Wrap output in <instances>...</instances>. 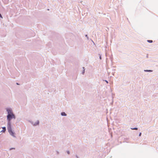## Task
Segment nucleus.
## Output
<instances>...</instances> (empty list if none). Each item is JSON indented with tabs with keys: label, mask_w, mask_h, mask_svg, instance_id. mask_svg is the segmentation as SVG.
<instances>
[{
	"label": "nucleus",
	"mask_w": 158,
	"mask_h": 158,
	"mask_svg": "<svg viewBox=\"0 0 158 158\" xmlns=\"http://www.w3.org/2000/svg\"><path fill=\"white\" fill-rule=\"evenodd\" d=\"M85 36L87 38V39L88 40L89 39L88 36V35H85Z\"/></svg>",
	"instance_id": "8"
},
{
	"label": "nucleus",
	"mask_w": 158,
	"mask_h": 158,
	"mask_svg": "<svg viewBox=\"0 0 158 158\" xmlns=\"http://www.w3.org/2000/svg\"><path fill=\"white\" fill-rule=\"evenodd\" d=\"M0 18H2V16L0 13Z\"/></svg>",
	"instance_id": "9"
},
{
	"label": "nucleus",
	"mask_w": 158,
	"mask_h": 158,
	"mask_svg": "<svg viewBox=\"0 0 158 158\" xmlns=\"http://www.w3.org/2000/svg\"><path fill=\"white\" fill-rule=\"evenodd\" d=\"M8 114L7 116V119L8 120V122H10L11 119L12 118H15V116L12 113V111L10 109H7V110Z\"/></svg>",
	"instance_id": "1"
},
{
	"label": "nucleus",
	"mask_w": 158,
	"mask_h": 158,
	"mask_svg": "<svg viewBox=\"0 0 158 158\" xmlns=\"http://www.w3.org/2000/svg\"><path fill=\"white\" fill-rule=\"evenodd\" d=\"M144 71L145 72H151L152 71V70H144Z\"/></svg>",
	"instance_id": "5"
},
{
	"label": "nucleus",
	"mask_w": 158,
	"mask_h": 158,
	"mask_svg": "<svg viewBox=\"0 0 158 158\" xmlns=\"http://www.w3.org/2000/svg\"><path fill=\"white\" fill-rule=\"evenodd\" d=\"M12 149H15V148H11L10 149V150H11Z\"/></svg>",
	"instance_id": "15"
},
{
	"label": "nucleus",
	"mask_w": 158,
	"mask_h": 158,
	"mask_svg": "<svg viewBox=\"0 0 158 158\" xmlns=\"http://www.w3.org/2000/svg\"><path fill=\"white\" fill-rule=\"evenodd\" d=\"M84 73H85V70H84L83 72V74Z\"/></svg>",
	"instance_id": "12"
},
{
	"label": "nucleus",
	"mask_w": 158,
	"mask_h": 158,
	"mask_svg": "<svg viewBox=\"0 0 158 158\" xmlns=\"http://www.w3.org/2000/svg\"><path fill=\"white\" fill-rule=\"evenodd\" d=\"M17 84L18 85H19V84L18 83H17Z\"/></svg>",
	"instance_id": "16"
},
{
	"label": "nucleus",
	"mask_w": 158,
	"mask_h": 158,
	"mask_svg": "<svg viewBox=\"0 0 158 158\" xmlns=\"http://www.w3.org/2000/svg\"><path fill=\"white\" fill-rule=\"evenodd\" d=\"M106 81V83H108V82L107 81Z\"/></svg>",
	"instance_id": "14"
},
{
	"label": "nucleus",
	"mask_w": 158,
	"mask_h": 158,
	"mask_svg": "<svg viewBox=\"0 0 158 158\" xmlns=\"http://www.w3.org/2000/svg\"><path fill=\"white\" fill-rule=\"evenodd\" d=\"M147 42L149 43H152L153 42L152 40H147Z\"/></svg>",
	"instance_id": "6"
},
{
	"label": "nucleus",
	"mask_w": 158,
	"mask_h": 158,
	"mask_svg": "<svg viewBox=\"0 0 158 158\" xmlns=\"http://www.w3.org/2000/svg\"><path fill=\"white\" fill-rule=\"evenodd\" d=\"M99 58L100 59V60L101 59V56H99Z\"/></svg>",
	"instance_id": "10"
},
{
	"label": "nucleus",
	"mask_w": 158,
	"mask_h": 158,
	"mask_svg": "<svg viewBox=\"0 0 158 158\" xmlns=\"http://www.w3.org/2000/svg\"><path fill=\"white\" fill-rule=\"evenodd\" d=\"M3 130L1 131V132H5L6 131V127H2Z\"/></svg>",
	"instance_id": "3"
},
{
	"label": "nucleus",
	"mask_w": 158,
	"mask_h": 158,
	"mask_svg": "<svg viewBox=\"0 0 158 158\" xmlns=\"http://www.w3.org/2000/svg\"><path fill=\"white\" fill-rule=\"evenodd\" d=\"M61 115L62 116H66V114L64 112H62L61 113Z\"/></svg>",
	"instance_id": "4"
},
{
	"label": "nucleus",
	"mask_w": 158,
	"mask_h": 158,
	"mask_svg": "<svg viewBox=\"0 0 158 158\" xmlns=\"http://www.w3.org/2000/svg\"><path fill=\"white\" fill-rule=\"evenodd\" d=\"M131 129L132 130H136L138 129L137 128H131Z\"/></svg>",
	"instance_id": "7"
},
{
	"label": "nucleus",
	"mask_w": 158,
	"mask_h": 158,
	"mask_svg": "<svg viewBox=\"0 0 158 158\" xmlns=\"http://www.w3.org/2000/svg\"><path fill=\"white\" fill-rule=\"evenodd\" d=\"M7 127L8 131L10 134L13 137H15L14 133L12 130L10 123L9 122L8 123Z\"/></svg>",
	"instance_id": "2"
},
{
	"label": "nucleus",
	"mask_w": 158,
	"mask_h": 158,
	"mask_svg": "<svg viewBox=\"0 0 158 158\" xmlns=\"http://www.w3.org/2000/svg\"><path fill=\"white\" fill-rule=\"evenodd\" d=\"M141 133H139V136H141Z\"/></svg>",
	"instance_id": "11"
},
{
	"label": "nucleus",
	"mask_w": 158,
	"mask_h": 158,
	"mask_svg": "<svg viewBox=\"0 0 158 158\" xmlns=\"http://www.w3.org/2000/svg\"><path fill=\"white\" fill-rule=\"evenodd\" d=\"M67 153H68V154H69V151H67Z\"/></svg>",
	"instance_id": "13"
}]
</instances>
